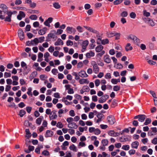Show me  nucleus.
I'll return each mask as SVG.
<instances>
[{
	"label": "nucleus",
	"mask_w": 157,
	"mask_h": 157,
	"mask_svg": "<svg viewBox=\"0 0 157 157\" xmlns=\"http://www.w3.org/2000/svg\"><path fill=\"white\" fill-rule=\"evenodd\" d=\"M6 14L7 16L5 17L4 16V20L6 21H7L9 22H10L11 21V17L13 14H16L17 13V12L16 11L14 10L13 11H6Z\"/></svg>",
	"instance_id": "f257e3e1"
},
{
	"label": "nucleus",
	"mask_w": 157,
	"mask_h": 157,
	"mask_svg": "<svg viewBox=\"0 0 157 157\" xmlns=\"http://www.w3.org/2000/svg\"><path fill=\"white\" fill-rule=\"evenodd\" d=\"M146 118V116L144 114H140L134 117V119H138V121L140 122H144Z\"/></svg>",
	"instance_id": "f03ea898"
},
{
	"label": "nucleus",
	"mask_w": 157,
	"mask_h": 157,
	"mask_svg": "<svg viewBox=\"0 0 157 157\" xmlns=\"http://www.w3.org/2000/svg\"><path fill=\"white\" fill-rule=\"evenodd\" d=\"M107 120L108 122L110 124H113L115 122V120L114 117L112 115L108 116L107 117Z\"/></svg>",
	"instance_id": "7ed1b4c3"
},
{
	"label": "nucleus",
	"mask_w": 157,
	"mask_h": 157,
	"mask_svg": "<svg viewBox=\"0 0 157 157\" xmlns=\"http://www.w3.org/2000/svg\"><path fill=\"white\" fill-rule=\"evenodd\" d=\"M128 39L132 40L135 44H138L139 43V40L136 36L130 35L128 36Z\"/></svg>",
	"instance_id": "20e7f679"
},
{
	"label": "nucleus",
	"mask_w": 157,
	"mask_h": 157,
	"mask_svg": "<svg viewBox=\"0 0 157 157\" xmlns=\"http://www.w3.org/2000/svg\"><path fill=\"white\" fill-rule=\"evenodd\" d=\"M57 117V115L56 114V111L55 110H53L49 115V118L50 120H52L56 119Z\"/></svg>",
	"instance_id": "39448f33"
},
{
	"label": "nucleus",
	"mask_w": 157,
	"mask_h": 157,
	"mask_svg": "<svg viewBox=\"0 0 157 157\" xmlns=\"http://www.w3.org/2000/svg\"><path fill=\"white\" fill-rule=\"evenodd\" d=\"M109 98V96L108 95L106 94L104 95L99 98L98 102L100 103H103L105 102Z\"/></svg>",
	"instance_id": "423d86ee"
},
{
	"label": "nucleus",
	"mask_w": 157,
	"mask_h": 157,
	"mask_svg": "<svg viewBox=\"0 0 157 157\" xmlns=\"http://www.w3.org/2000/svg\"><path fill=\"white\" fill-rule=\"evenodd\" d=\"M66 30L67 33L70 34L73 33L74 34L76 31V30L75 28L69 26H68L67 27Z\"/></svg>",
	"instance_id": "0eeeda50"
},
{
	"label": "nucleus",
	"mask_w": 157,
	"mask_h": 157,
	"mask_svg": "<svg viewBox=\"0 0 157 157\" xmlns=\"http://www.w3.org/2000/svg\"><path fill=\"white\" fill-rule=\"evenodd\" d=\"M18 36L21 40H23L24 38V35L22 30L20 29L18 31Z\"/></svg>",
	"instance_id": "6e6552de"
},
{
	"label": "nucleus",
	"mask_w": 157,
	"mask_h": 157,
	"mask_svg": "<svg viewBox=\"0 0 157 157\" xmlns=\"http://www.w3.org/2000/svg\"><path fill=\"white\" fill-rule=\"evenodd\" d=\"M25 16V14L22 11H20L19 12L18 15L17 16V18L19 20H21L22 18H24Z\"/></svg>",
	"instance_id": "1a4fd4ad"
},
{
	"label": "nucleus",
	"mask_w": 157,
	"mask_h": 157,
	"mask_svg": "<svg viewBox=\"0 0 157 157\" xmlns=\"http://www.w3.org/2000/svg\"><path fill=\"white\" fill-rule=\"evenodd\" d=\"M109 135L111 136H117L120 135V133L118 132H115L113 131L110 130L108 132Z\"/></svg>",
	"instance_id": "9d476101"
},
{
	"label": "nucleus",
	"mask_w": 157,
	"mask_h": 157,
	"mask_svg": "<svg viewBox=\"0 0 157 157\" xmlns=\"http://www.w3.org/2000/svg\"><path fill=\"white\" fill-rule=\"evenodd\" d=\"M78 75L82 78H86L88 77L86 71H81L78 73Z\"/></svg>",
	"instance_id": "9b49d317"
},
{
	"label": "nucleus",
	"mask_w": 157,
	"mask_h": 157,
	"mask_svg": "<svg viewBox=\"0 0 157 157\" xmlns=\"http://www.w3.org/2000/svg\"><path fill=\"white\" fill-rule=\"evenodd\" d=\"M52 18L50 17L48 18L47 20L45 21L44 23V24L45 25L49 27L50 26V23L52 21Z\"/></svg>",
	"instance_id": "f8f14e48"
},
{
	"label": "nucleus",
	"mask_w": 157,
	"mask_h": 157,
	"mask_svg": "<svg viewBox=\"0 0 157 157\" xmlns=\"http://www.w3.org/2000/svg\"><path fill=\"white\" fill-rule=\"evenodd\" d=\"M68 127L70 128H74L76 129L78 128L77 125L76 123L74 122L69 123L68 124Z\"/></svg>",
	"instance_id": "ddd939ff"
},
{
	"label": "nucleus",
	"mask_w": 157,
	"mask_h": 157,
	"mask_svg": "<svg viewBox=\"0 0 157 157\" xmlns=\"http://www.w3.org/2000/svg\"><path fill=\"white\" fill-rule=\"evenodd\" d=\"M53 135V132L52 131L50 130H48L46 132L45 134V137H51Z\"/></svg>",
	"instance_id": "4468645a"
},
{
	"label": "nucleus",
	"mask_w": 157,
	"mask_h": 157,
	"mask_svg": "<svg viewBox=\"0 0 157 157\" xmlns=\"http://www.w3.org/2000/svg\"><path fill=\"white\" fill-rule=\"evenodd\" d=\"M79 82L81 84H87L89 83V81L87 78H81L79 80Z\"/></svg>",
	"instance_id": "2eb2a0df"
},
{
	"label": "nucleus",
	"mask_w": 157,
	"mask_h": 157,
	"mask_svg": "<svg viewBox=\"0 0 157 157\" xmlns=\"http://www.w3.org/2000/svg\"><path fill=\"white\" fill-rule=\"evenodd\" d=\"M47 29L46 27H44L42 29L40 30L38 32V34L40 35H43L47 31Z\"/></svg>",
	"instance_id": "dca6fc26"
},
{
	"label": "nucleus",
	"mask_w": 157,
	"mask_h": 157,
	"mask_svg": "<svg viewBox=\"0 0 157 157\" xmlns=\"http://www.w3.org/2000/svg\"><path fill=\"white\" fill-rule=\"evenodd\" d=\"M63 41L60 38L58 39L57 41L54 43V45L55 46H58L60 45H63Z\"/></svg>",
	"instance_id": "f3484780"
},
{
	"label": "nucleus",
	"mask_w": 157,
	"mask_h": 157,
	"mask_svg": "<svg viewBox=\"0 0 157 157\" xmlns=\"http://www.w3.org/2000/svg\"><path fill=\"white\" fill-rule=\"evenodd\" d=\"M146 20L147 21V23L149 25L151 26H153L155 25V23L152 20H151L150 18H147Z\"/></svg>",
	"instance_id": "a211bd4d"
},
{
	"label": "nucleus",
	"mask_w": 157,
	"mask_h": 157,
	"mask_svg": "<svg viewBox=\"0 0 157 157\" xmlns=\"http://www.w3.org/2000/svg\"><path fill=\"white\" fill-rule=\"evenodd\" d=\"M104 61L107 63H110L111 62V60L109 56L108 55H106L104 57Z\"/></svg>",
	"instance_id": "6ab92c4d"
},
{
	"label": "nucleus",
	"mask_w": 157,
	"mask_h": 157,
	"mask_svg": "<svg viewBox=\"0 0 157 157\" xmlns=\"http://www.w3.org/2000/svg\"><path fill=\"white\" fill-rule=\"evenodd\" d=\"M37 75L36 71H34L32 72L29 76V78L31 80H32L34 77H36Z\"/></svg>",
	"instance_id": "aec40b11"
},
{
	"label": "nucleus",
	"mask_w": 157,
	"mask_h": 157,
	"mask_svg": "<svg viewBox=\"0 0 157 157\" xmlns=\"http://www.w3.org/2000/svg\"><path fill=\"white\" fill-rule=\"evenodd\" d=\"M139 145V142L137 141H135L132 143L131 146L132 148L137 149Z\"/></svg>",
	"instance_id": "412c9836"
},
{
	"label": "nucleus",
	"mask_w": 157,
	"mask_h": 157,
	"mask_svg": "<svg viewBox=\"0 0 157 157\" xmlns=\"http://www.w3.org/2000/svg\"><path fill=\"white\" fill-rule=\"evenodd\" d=\"M44 117L42 116H40V117L37 118L36 120V123L38 125H40Z\"/></svg>",
	"instance_id": "4be33fe9"
},
{
	"label": "nucleus",
	"mask_w": 157,
	"mask_h": 157,
	"mask_svg": "<svg viewBox=\"0 0 157 157\" xmlns=\"http://www.w3.org/2000/svg\"><path fill=\"white\" fill-rule=\"evenodd\" d=\"M95 53L92 51L87 53L86 54V56L87 58H90L91 57L94 56Z\"/></svg>",
	"instance_id": "5701e85b"
},
{
	"label": "nucleus",
	"mask_w": 157,
	"mask_h": 157,
	"mask_svg": "<svg viewBox=\"0 0 157 157\" xmlns=\"http://www.w3.org/2000/svg\"><path fill=\"white\" fill-rule=\"evenodd\" d=\"M89 44V42L87 40H86L84 41L82 43V47L83 48V49L85 50L87 46Z\"/></svg>",
	"instance_id": "b1692460"
},
{
	"label": "nucleus",
	"mask_w": 157,
	"mask_h": 157,
	"mask_svg": "<svg viewBox=\"0 0 157 157\" xmlns=\"http://www.w3.org/2000/svg\"><path fill=\"white\" fill-rule=\"evenodd\" d=\"M103 48V46L101 45H98L95 48V51L97 52H100L102 51Z\"/></svg>",
	"instance_id": "393cba45"
},
{
	"label": "nucleus",
	"mask_w": 157,
	"mask_h": 157,
	"mask_svg": "<svg viewBox=\"0 0 157 157\" xmlns=\"http://www.w3.org/2000/svg\"><path fill=\"white\" fill-rule=\"evenodd\" d=\"M55 33V31H52V32L48 34V37L51 38H54L56 36Z\"/></svg>",
	"instance_id": "a878e982"
},
{
	"label": "nucleus",
	"mask_w": 157,
	"mask_h": 157,
	"mask_svg": "<svg viewBox=\"0 0 157 157\" xmlns=\"http://www.w3.org/2000/svg\"><path fill=\"white\" fill-rule=\"evenodd\" d=\"M132 49V47L131 46L130 43H128L125 47V49L126 51H128L129 50H131Z\"/></svg>",
	"instance_id": "bb28decb"
},
{
	"label": "nucleus",
	"mask_w": 157,
	"mask_h": 157,
	"mask_svg": "<svg viewBox=\"0 0 157 157\" xmlns=\"http://www.w3.org/2000/svg\"><path fill=\"white\" fill-rule=\"evenodd\" d=\"M93 71L95 74H97L99 72V69L98 65L96 66L93 67Z\"/></svg>",
	"instance_id": "cd10ccee"
},
{
	"label": "nucleus",
	"mask_w": 157,
	"mask_h": 157,
	"mask_svg": "<svg viewBox=\"0 0 157 157\" xmlns=\"http://www.w3.org/2000/svg\"><path fill=\"white\" fill-rule=\"evenodd\" d=\"M25 132L26 135L25 136L26 137H27L28 139H29L31 136V133L30 132L29 129H26Z\"/></svg>",
	"instance_id": "c85d7f7f"
},
{
	"label": "nucleus",
	"mask_w": 157,
	"mask_h": 157,
	"mask_svg": "<svg viewBox=\"0 0 157 157\" xmlns=\"http://www.w3.org/2000/svg\"><path fill=\"white\" fill-rule=\"evenodd\" d=\"M151 120L150 118H147L145 121V122L144 123V125H146L149 124L151 123Z\"/></svg>",
	"instance_id": "c756f323"
},
{
	"label": "nucleus",
	"mask_w": 157,
	"mask_h": 157,
	"mask_svg": "<svg viewBox=\"0 0 157 157\" xmlns=\"http://www.w3.org/2000/svg\"><path fill=\"white\" fill-rule=\"evenodd\" d=\"M0 8L3 10H8V8L6 5L4 4H1L0 5Z\"/></svg>",
	"instance_id": "7c9ffc66"
},
{
	"label": "nucleus",
	"mask_w": 157,
	"mask_h": 157,
	"mask_svg": "<svg viewBox=\"0 0 157 157\" xmlns=\"http://www.w3.org/2000/svg\"><path fill=\"white\" fill-rule=\"evenodd\" d=\"M101 143L103 146H106L108 143V141L106 139H104L101 140Z\"/></svg>",
	"instance_id": "2f4dec72"
},
{
	"label": "nucleus",
	"mask_w": 157,
	"mask_h": 157,
	"mask_svg": "<svg viewBox=\"0 0 157 157\" xmlns=\"http://www.w3.org/2000/svg\"><path fill=\"white\" fill-rule=\"evenodd\" d=\"M26 113L25 111L23 109L20 110L19 115L20 117H22Z\"/></svg>",
	"instance_id": "473e14b6"
},
{
	"label": "nucleus",
	"mask_w": 157,
	"mask_h": 157,
	"mask_svg": "<svg viewBox=\"0 0 157 157\" xmlns=\"http://www.w3.org/2000/svg\"><path fill=\"white\" fill-rule=\"evenodd\" d=\"M54 7L56 9H59L60 8V6L58 3L55 2L53 4Z\"/></svg>",
	"instance_id": "72a5a7b5"
},
{
	"label": "nucleus",
	"mask_w": 157,
	"mask_h": 157,
	"mask_svg": "<svg viewBox=\"0 0 157 157\" xmlns=\"http://www.w3.org/2000/svg\"><path fill=\"white\" fill-rule=\"evenodd\" d=\"M148 46L151 49H153L154 47V44L153 43L149 42L148 43Z\"/></svg>",
	"instance_id": "f704fd0d"
},
{
	"label": "nucleus",
	"mask_w": 157,
	"mask_h": 157,
	"mask_svg": "<svg viewBox=\"0 0 157 157\" xmlns=\"http://www.w3.org/2000/svg\"><path fill=\"white\" fill-rule=\"evenodd\" d=\"M122 149L126 151L128 150L129 149V146L128 145H123L122 147Z\"/></svg>",
	"instance_id": "c9c22d12"
},
{
	"label": "nucleus",
	"mask_w": 157,
	"mask_h": 157,
	"mask_svg": "<svg viewBox=\"0 0 157 157\" xmlns=\"http://www.w3.org/2000/svg\"><path fill=\"white\" fill-rule=\"evenodd\" d=\"M45 37L44 36H41L38 38V43H41L44 41Z\"/></svg>",
	"instance_id": "e433bc0d"
},
{
	"label": "nucleus",
	"mask_w": 157,
	"mask_h": 157,
	"mask_svg": "<svg viewBox=\"0 0 157 157\" xmlns=\"http://www.w3.org/2000/svg\"><path fill=\"white\" fill-rule=\"evenodd\" d=\"M56 126L59 128H61L63 127V124L60 122H58L57 123Z\"/></svg>",
	"instance_id": "4c0bfd02"
},
{
	"label": "nucleus",
	"mask_w": 157,
	"mask_h": 157,
	"mask_svg": "<svg viewBox=\"0 0 157 157\" xmlns=\"http://www.w3.org/2000/svg\"><path fill=\"white\" fill-rule=\"evenodd\" d=\"M32 40L33 42V44H34V45H36L38 43V38H36L34 39V40Z\"/></svg>",
	"instance_id": "58836bf2"
},
{
	"label": "nucleus",
	"mask_w": 157,
	"mask_h": 157,
	"mask_svg": "<svg viewBox=\"0 0 157 157\" xmlns=\"http://www.w3.org/2000/svg\"><path fill=\"white\" fill-rule=\"evenodd\" d=\"M11 76V74L10 73L6 72L4 73V76L5 78H7L10 77Z\"/></svg>",
	"instance_id": "ea45409f"
},
{
	"label": "nucleus",
	"mask_w": 157,
	"mask_h": 157,
	"mask_svg": "<svg viewBox=\"0 0 157 157\" xmlns=\"http://www.w3.org/2000/svg\"><path fill=\"white\" fill-rule=\"evenodd\" d=\"M72 75H74V76H75V79L76 80H78L80 78H79V75H78L77 74V73L76 72H74L72 73Z\"/></svg>",
	"instance_id": "a19ab883"
},
{
	"label": "nucleus",
	"mask_w": 157,
	"mask_h": 157,
	"mask_svg": "<svg viewBox=\"0 0 157 157\" xmlns=\"http://www.w3.org/2000/svg\"><path fill=\"white\" fill-rule=\"evenodd\" d=\"M120 87L118 86H115L113 87V90L114 91H117L120 90Z\"/></svg>",
	"instance_id": "79ce46f5"
},
{
	"label": "nucleus",
	"mask_w": 157,
	"mask_h": 157,
	"mask_svg": "<svg viewBox=\"0 0 157 157\" xmlns=\"http://www.w3.org/2000/svg\"><path fill=\"white\" fill-rule=\"evenodd\" d=\"M82 89L85 92L89 91L90 90V88L87 86H83Z\"/></svg>",
	"instance_id": "37998d69"
},
{
	"label": "nucleus",
	"mask_w": 157,
	"mask_h": 157,
	"mask_svg": "<svg viewBox=\"0 0 157 157\" xmlns=\"http://www.w3.org/2000/svg\"><path fill=\"white\" fill-rule=\"evenodd\" d=\"M37 18V16L35 15H32L29 17V18L32 20H36Z\"/></svg>",
	"instance_id": "c03bdc74"
},
{
	"label": "nucleus",
	"mask_w": 157,
	"mask_h": 157,
	"mask_svg": "<svg viewBox=\"0 0 157 157\" xmlns=\"http://www.w3.org/2000/svg\"><path fill=\"white\" fill-rule=\"evenodd\" d=\"M114 36L116 40H118L120 38V34L119 33H115Z\"/></svg>",
	"instance_id": "a18cd8bd"
},
{
	"label": "nucleus",
	"mask_w": 157,
	"mask_h": 157,
	"mask_svg": "<svg viewBox=\"0 0 157 157\" xmlns=\"http://www.w3.org/2000/svg\"><path fill=\"white\" fill-rule=\"evenodd\" d=\"M105 78L106 79H110L111 78V75L110 73H107L105 75Z\"/></svg>",
	"instance_id": "49530a36"
},
{
	"label": "nucleus",
	"mask_w": 157,
	"mask_h": 157,
	"mask_svg": "<svg viewBox=\"0 0 157 157\" xmlns=\"http://www.w3.org/2000/svg\"><path fill=\"white\" fill-rule=\"evenodd\" d=\"M109 42V40L107 39H105L101 40V43L102 44H105L108 43Z\"/></svg>",
	"instance_id": "de8ad7c7"
},
{
	"label": "nucleus",
	"mask_w": 157,
	"mask_h": 157,
	"mask_svg": "<svg viewBox=\"0 0 157 157\" xmlns=\"http://www.w3.org/2000/svg\"><path fill=\"white\" fill-rule=\"evenodd\" d=\"M94 83H95L96 86L98 87L99 86V85L100 84V81L98 79H97L95 80Z\"/></svg>",
	"instance_id": "09e8293b"
},
{
	"label": "nucleus",
	"mask_w": 157,
	"mask_h": 157,
	"mask_svg": "<svg viewBox=\"0 0 157 157\" xmlns=\"http://www.w3.org/2000/svg\"><path fill=\"white\" fill-rule=\"evenodd\" d=\"M64 112V110L62 109H59L58 112V113L59 114V117H61V114H63Z\"/></svg>",
	"instance_id": "8fccbe9b"
},
{
	"label": "nucleus",
	"mask_w": 157,
	"mask_h": 157,
	"mask_svg": "<svg viewBox=\"0 0 157 157\" xmlns=\"http://www.w3.org/2000/svg\"><path fill=\"white\" fill-rule=\"evenodd\" d=\"M52 72L55 75H56L58 73L57 70L56 68L52 69Z\"/></svg>",
	"instance_id": "3c124183"
},
{
	"label": "nucleus",
	"mask_w": 157,
	"mask_h": 157,
	"mask_svg": "<svg viewBox=\"0 0 157 157\" xmlns=\"http://www.w3.org/2000/svg\"><path fill=\"white\" fill-rule=\"evenodd\" d=\"M151 143L154 145L157 144V137L154 138L151 140Z\"/></svg>",
	"instance_id": "603ef678"
},
{
	"label": "nucleus",
	"mask_w": 157,
	"mask_h": 157,
	"mask_svg": "<svg viewBox=\"0 0 157 157\" xmlns=\"http://www.w3.org/2000/svg\"><path fill=\"white\" fill-rule=\"evenodd\" d=\"M70 149L72 151H75L76 147L74 144H72L69 147Z\"/></svg>",
	"instance_id": "864d4df0"
},
{
	"label": "nucleus",
	"mask_w": 157,
	"mask_h": 157,
	"mask_svg": "<svg viewBox=\"0 0 157 157\" xmlns=\"http://www.w3.org/2000/svg\"><path fill=\"white\" fill-rule=\"evenodd\" d=\"M123 0H116L113 2L115 5H118Z\"/></svg>",
	"instance_id": "5fc2aeb1"
},
{
	"label": "nucleus",
	"mask_w": 157,
	"mask_h": 157,
	"mask_svg": "<svg viewBox=\"0 0 157 157\" xmlns=\"http://www.w3.org/2000/svg\"><path fill=\"white\" fill-rule=\"evenodd\" d=\"M77 29L79 33H82L83 32L82 28L80 26H78L77 27Z\"/></svg>",
	"instance_id": "6e6d98bb"
},
{
	"label": "nucleus",
	"mask_w": 157,
	"mask_h": 157,
	"mask_svg": "<svg viewBox=\"0 0 157 157\" xmlns=\"http://www.w3.org/2000/svg\"><path fill=\"white\" fill-rule=\"evenodd\" d=\"M128 13L126 11H123L121 14V16L123 17H126L128 15Z\"/></svg>",
	"instance_id": "4d7b16f0"
},
{
	"label": "nucleus",
	"mask_w": 157,
	"mask_h": 157,
	"mask_svg": "<svg viewBox=\"0 0 157 157\" xmlns=\"http://www.w3.org/2000/svg\"><path fill=\"white\" fill-rule=\"evenodd\" d=\"M66 44L67 46H72L73 45V42L71 40H68L66 42Z\"/></svg>",
	"instance_id": "13d9d810"
},
{
	"label": "nucleus",
	"mask_w": 157,
	"mask_h": 157,
	"mask_svg": "<svg viewBox=\"0 0 157 157\" xmlns=\"http://www.w3.org/2000/svg\"><path fill=\"white\" fill-rule=\"evenodd\" d=\"M101 131L98 128L95 129L94 132L95 135H98L100 134Z\"/></svg>",
	"instance_id": "bf43d9fd"
},
{
	"label": "nucleus",
	"mask_w": 157,
	"mask_h": 157,
	"mask_svg": "<svg viewBox=\"0 0 157 157\" xmlns=\"http://www.w3.org/2000/svg\"><path fill=\"white\" fill-rule=\"evenodd\" d=\"M48 50L50 52H52L54 50V47L51 46L48 48Z\"/></svg>",
	"instance_id": "052dcab7"
},
{
	"label": "nucleus",
	"mask_w": 157,
	"mask_h": 157,
	"mask_svg": "<svg viewBox=\"0 0 157 157\" xmlns=\"http://www.w3.org/2000/svg\"><path fill=\"white\" fill-rule=\"evenodd\" d=\"M42 154L44 155H49V152L47 150L44 151L42 153Z\"/></svg>",
	"instance_id": "680f3d73"
},
{
	"label": "nucleus",
	"mask_w": 157,
	"mask_h": 157,
	"mask_svg": "<svg viewBox=\"0 0 157 157\" xmlns=\"http://www.w3.org/2000/svg\"><path fill=\"white\" fill-rule=\"evenodd\" d=\"M92 100L96 102L98 101V98L96 95H93L92 96Z\"/></svg>",
	"instance_id": "e2e57ef3"
},
{
	"label": "nucleus",
	"mask_w": 157,
	"mask_h": 157,
	"mask_svg": "<svg viewBox=\"0 0 157 157\" xmlns=\"http://www.w3.org/2000/svg\"><path fill=\"white\" fill-rule=\"evenodd\" d=\"M33 25L34 27H38L39 26V24L38 22L36 21L33 23Z\"/></svg>",
	"instance_id": "0e129e2a"
},
{
	"label": "nucleus",
	"mask_w": 157,
	"mask_h": 157,
	"mask_svg": "<svg viewBox=\"0 0 157 157\" xmlns=\"http://www.w3.org/2000/svg\"><path fill=\"white\" fill-rule=\"evenodd\" d=\"M103 116V115L101 113H99L97 115V117L98 118H99L101 119Z\"/></svg>",
	"instance_id": "69168bd1"
},
{
	"label": "nucleus",
	"mask_w": 157,
	"mask_h": 157,
	"mask_svg": "<svg viewBox=\"0 0 157 157\" xmlns=\"http://www.w3.org/2000/svg\"><path fill=\"white\" fill-rule=\"evenodd\" d=\"M6 82L7 84L9 85L11 84L12 82V80L10 78L7 79L6 80Z\"/></svg>",
	"instance_id": "338daca9"
},
{
	"label": "nucleus",
	"mask_w": 157,
	"mask_h": 157,
	"mask_svg": "<svg viewBox=\"0 0 157 157\" xmlns=\"http://www.w3.org/2000/svg\"><path fill=\"white\" fill-rule=\"evenodd\" d=\"M102 155L103 157H110V155L108 154L105 152H102Z\"/></svg>",
	"instance_id": "774afa93"
}]
</instances>
